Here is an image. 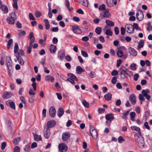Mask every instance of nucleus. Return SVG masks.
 Instances as JSON below:
<instances>
[{
	"label": "nucleus",
	"mask_w": 152,
	"mask_h": 152,
	"mask_svg": "<svg viewBox=\"0 0 152 152\" xmlns=\"http://www.w3.org/2000/svg\"><path fill=\"white\" fill-rule=\"evenodd\" d=\"M135 141L137 142L139 147L143 148L145 146V141L144 138L142 136H139L137 134H134Z\"/></svg>",
	"instance_id": "1"
},
{
	"label": "nucleus",
	"mask_w": 152,
	"mask_h": 152,
	"mask_svg": "<svg viewBox=\"0 0 152 152\" xmlns=\"http://www.w3.org/2000/svg\"><path fill=\"white\" fill-rule=\"evenodd\" d=\"M16 18V16L15 13L12 12L10 14V16L8 17L7 20L9 24H13L14 23Z\"/></svg>",
	"instance_id": "2"
},
{
	"label": "nucleus",
	"mask_w": 152,
	"mask_h": 152,
	"mask_svg": "<svg viewBox=\"0 0 152 152\" xmlns=\"http://www.w3.org/2000/svg\"><path fill=\"white\" fill-rule=\"evenodd\" d=\"M6 62L7 65V67L9 70L8 72H10L12 69L13 67L12 63V61L10 57L9 56H7L6 58Z\"/></svg>",
	"instance_id": "3"
},
{
	"label": "nucleus",
	"mask_w": 152,
	"mask_h": 152,
	"mask_svg": "<svg viewBox=\"0 0 152 152\" xmlns=\"http://www.w3.org/2000/svg\"><path fill=\"white\" fill-rule=\"evenodd\" d=\"M90 132L91 136L94 139H96L98 137V133L96 130L93 126H90Z\"/></svg>",
	"instance_id": "4"
},
{
	"label": "nucleus",
	"mask_w": 152,
	"mask_h": 152,
	"mask_svg": "<svg viewBox=\"0 0 152 152\" xmlns=\"http://www.w3.org/2000/svg\"><path fill=\"white\" fill-rule=\"evenodd\" d=\"M59 151L60 152H66L67 149V145L64 143H61L58 145Z\"/></svg>",
	"instance_id": "5"
},
{
	"label": "nucleus",
	"mask_w": 152,
	"mask_h": 152,
	"mask_svg": "<svg viewBox=\"0 0 152 152\" xmlns=\"http://www.w3.org/2000/svg\"><path fill=\"white\" fill-rule=\"evenodd\" d=\"M127 32L130 34H132L134 32V28L131 24H127L125 26Z\"/></svg>",
	"instance_id": "6"
},
{
	"label": "nucleus",
	"mask_w": 152,
	"mask_h": 152,
	"mask_svg": "<svg viewBox=\"0 0 152 152\" xmlns=\"http://www.w3.org/2000/svg\"><path fill=\"white\" fill-rule=\"evenodd\" d=\"M137 19L139 21L142 20L144 18V14L142 10H139L136 14Z\"/></svg>",
	"instance_id": "7"
},
{
	"label": "nucleus",
	"mask_w": 152,
	"mask_h": 152,
	"mask_svg": "<svg viewBox=\"0 0 152 152\" xmlns=\"http://www.w3.org/2000/svg\"><path fill=\"white\" fill-rule=\"evenodd\" d=\"M49 114L50 116L51 117H54L55 116L56 114V110L55 107L52 106L49 109Z\"/></svg>",
	"instance_id": "8"
},
{
	"label": "nucleus",
	"mask_w": 152,
	"mask_h": 152,
	"mask_svg": "<svg viewBox=\"0 0 152 152\" xmlns=\"http://www.w3.org/2000/svg\"><path fill=\"white\" fill-rule=\"evenodd\" d=\"M105 118L107 121L106 122L107 124H108V121L110 122L114 119V116L112 113L107 114L106 115Z\"/></svg>",
	"instance_id": "9"
},
{
	"label": "nucleus",
	"mask_w": 152,
	"mask_h": 152,
	"mask_svg": "<svg viewBox=\"0 0 152 152\" xmlns=\"http://www.w3.org/2000/svg\"><path fill=\"white\" fill-rule=\"evenodd\" d=\"M65 56V53L63 50H60L58 52V58L61 61H62L63 60Z\"/></svg>",
	"instance_id": "10"
},
{
	"label": "nucleus",
	"mask_w": 152,
	"mask_h": 152,
	"mask_svg": "<svg viewBox=\"0 0 152 152\" xmlns=\"http://www.w3.org/2000/svg\"><path fill=\"white\" fill-rule=\"evenodd\" d=\"M128 50L130 55L132 56L135 57L137 55V52L136 50L132 47H129Z\"/></svg>",
	"instance_id": "11"
},
{
	"label": "nucleus",
	"mask_w": 152,
	"mask_h": 152,
	"mask_svg": "<svg viewBox=\"0 0 152 152\" xmlns=\"http://www.w3.org/2000/svg\"><path fill=\"white\" fill-rule=\"evenodd\" d=\"M56 124L55 121L53 120L48 121L47 123V127L48 128H51L54 127Z\"/></svg>",
	"instance_id": "12"
},
{
	"label": "nucleus",
	"mask_w": 152,
	"mask_h": 152,
	"mask_svg": "<svg viewBox=\"0 0 152 152\" xmlns=\"http://www.w3.org/2000/svg\"><path fill=\"white\" fill-rule=\"evenodd\" d=\"M72 30L74 33L77 34H80L82 33L81 29L76 26H72Z\"/></svg>",
	"instance_id": "13"
},
{
	"label": "nucleus",
	"mask_w": 152,
	"mask_h": 152,
	"mask_svg": "<svg viewBox=\"0 0 152 152\" xmlns=\"http://www.w3.org/2000/svg\"><path fill=\"white\" fill-rule=\"evenodd\" d=\"M70 134L68 132L63 133L62 135V139L63 140H67L70 137Z\"/></svg>",
	"instance_id": "14"
},
{
	"label": "nucleus",
	"mask_w": 152,
	"mask_h": 152,
	"mask_svg": "<svg viewBox=\"0 0 152 152\" xmlns=\"http://www.w3.org/2000/svg\"><path fill=\"white\" fill-rule=\"evenodd\" d=\"M129 100L132 104H136V97L134 95L132 94L130 95Z\"/></svg>",
	"instance_id": "15"
},
{
	"label": "nucleus",
	"mask_w": 152,
	"mask_h": 152,
	"mask_svg": "<svg viewBox=\"0 0 152 152\" xmlns=\"http://www.w3.org/2000/svg\"><path fill=\"white\" fill-rule=\"evenodd\" d=\"M28 38L30 39V45H31L34 42L35 40V37L34 35V33L33 32H31L28 36Z\"/></svg>",
	"instance_id": "16"
},
{
	"label": "nucleus",
	"mask_w": 152,
	"mask_h": 152,
	"mask_svg": "<svg viewBox=\"0 0 152 152\" xmlns=\"http://www.w3.org/2000/svg\"><path fill=\"white\" fill-rule=\"evenodd\" d=\"M104 33L106 35H109L110 36L112 35L113 33L110 29H106L105 27L103 30Z\"/></svg>",
	"instance_id": "17"
},
{
	"label": "nucleus",
	"mask_w": 152,
	"mask_h": 152,
	"mask_svg": "<svg viewBox=\"0 0 152 152\" xmlns=\"http://www.w3.org/2000/svg\"><path fill=\"white\" fill-rule=\"evenodd\" d=\"M45 80L48 81H50L52 82H53L55 81L54 77L51 75H48L45 76Z\"/></svg>",
	"instance_id": "18"
},
{
	"label": "nucleus",
	"mask_w": 152,
	"mask_h": 152,
	"mask_svg": "<svg viewBox=\"0 0 152 152\" xmlns=\"http://www.w3.org/2000/svg\"><path fill=\"white\" fill-rule=\"evenodd\" d=\"M131 129L137 132L140 136H141V133L140 132V129L139 127L135 126H132L131 127Z\"/></svg>",
	"instance_id": "19"
},
{
	"label": "nucleus",
	"mask_w": 152,
	"mask_h": 152,
	"mask_svg": "<svg viewBox=\"0 0 152 152\" xmlns=\"http://www.w3.org/2000/svg\"><path fill=\"white\" fill-rule=\"evenodd\" d=\"M64 110L62 107H60L57 112V115L59 118L61 117L64 113Z\"/></svg>",
	"instance_id": "20"
},
{
	"label": "nucleus",
	"mask_w": 152,
	"mask_h": 152,
	"mask_svg": "<svg viewBox=\"0 0 152 152\" xmlns=\"http://www.w3.org/2000/svg\"><path fill=\"white\" fill-rule=\"evenodd\" d=\"M103 14L104 18H108L110 16L109 9L105 10L103 12Z\"/></svg>",
	"instance_id": "21"
},
{
	"label": "nucleus",
	"mask_w": 152,
	"mask_h": 152,
	"mask_svg": "<svg viewBox=\"0 0 152 152\" xmlns=\"http://www.w3.org/2000/svg\"><path fill=\"white\" fill-rule=\"evenodd\" d=\"M85 70L83 69L82 67L80 66H77L76 68V72L78 74H81L82 72H84Z\"/></svg>",
	"instance_id": "22"
},
{
	"label": "nucleus",
	"mask_w": 152,
	"mask_h": 152,
	"mask_svg": "<svg viewBox=\"0 0 152 152\" xmlns=\"http://www.w3.org/2000/svg\"><path fill=\"white\" fill-rule=\"evenodd\" d=\"M17 58L18 59V60L19 62V63L21 65H23L24 64V62L22 58H21L20 56L15 55Z\"/></svg>",
	"instance_id": "23"
},
{
	"label": "nucleus",
	"mask_w": 152,
	"mask_h": 152,
	"mask_svg": "<svg viewBox=\"0 0 152 152\" xmlns=\"http://www.w3.org/2000/svg\"><path fill=\"white\" fill-rule=\"evenodd\" d=\"M50 50L51 53H55L56 50V46L52 44L50 46Z\"/></svg>",
	"instance_id": "24"
},
{
	"label": "nucleus",
	"mask_w": 152,
	"mask_h": 152,
	"mask_svg": "<svg viewBox=\"0 0 152 152\" xmlns=\"http://www.w3.org/2000/svg\"><path fill=\"white\" fill-rule=\"evenodd\" d=\"M12 95V94L10 93L5 92L3 94V97L4 99H8L10 98Z\"/></svg>",
	"instance_id": "25"
},
{
	"label": "nucleus",
	"mask_w": 152,
	"mask_h": 152,
	"mask_svg": "<svg viewBox=\"0 0 152 152\" xmlns=\"http://www.w3.org/2000/svg\"><path fill=\"white\" fill-rule=\"evenodd\" d=\"M50 130L49 129H47L46 130L44 133V136L47 139H48L50 137Z\"/></svg>",
	"instance_id": "26"
},
{
	"label": "nucleus",
	"mask_w": 152,
	"mask_h": 152,
	"mask_svg": "<svg viewBox=\"0 0 152 152\" xmlns=\"http://www.w3.org/2000/svg\"><path fill=\"white\" fill-rule=\"evenodd\" d=\"M127 69L124 66H122L120 68H119L118 70V72L120 73H126Z\"/></svg>",
	"instance_id": "27"
},
{
	"label": "nucleus",
	"mask_w": 152,
	"mask_h": 152,
	"mask_svg": "<svg viewBox=\"0 0 152 152\" xmlns=\"http://www.w3.org/2000/svg\"><path fill=\"white\" fill-rule=\"evenodd\" d=\"M34 139L36 141H41L42 138L40 135H38L35 134H34Z\"/></svg>",
	"instance_id": "28"
},
{
	"label": "nucleus",
	"mask_w": 152,
	"mask_h": 152,
	"mask_svg": "<svg viewBox=\"0 0 152 152\" xmlns=\"http://www.w3.org/2000/svg\"><path fill=\"white\" fill-rule=\"evenodd\" d=\"M129 110L124 112L122 116V117L123 119L125 120H126L127 119V116L129 114Z\"/></svg>",
	"instance_id": "29"
},
{
	"label": "nucleus",
	"mask_w": 152,
	"mask_h": 152,
	"mask_svg": "<svg viewBox=\"0 0 152 152\" xmlns=\"http://www.w3.org/2000/svg\"><path fill=\"white\" fill-rule=\"evenodd\" d=\"M112 95L110 93H108L104 96L105 99L107 101H110L112 98Z\"/></svg>",
	"instance_id": "30"
},
{
	"label": "nucleus",
	"mask_w": 152,
	"mask_h": 152,
	"mask_svg": "<svg viewBox=\"0 0 152 152\" xmlns=\"http://www.w3.org/2000/svg\"><path fill=\"white\" fill-rule=\"evenodd\" d=\"M44 21L45 23L46 29H48L50 28V24L48 20L47 19H44Z\"/></svg>",
	"instance_id": "31"
},
{
	"label": "nucleus",
	"mask_w": 152,
	"mask_h": 152,
	"mask_svg": "<svg viewBox=\"0 0 152 152\" xmlns=\"http://www.w3.org/2000/svg\"><path fill=\"white\" fill-rule=\"evenodd\" d=\"M7 105L9 104L12 108L15 109V104L14 102H11L10 101H8L7 102Z\"/></svg>",
	"instance_id": "32"
},
{
	"label": "nucleus",
	"mask_w": 152,
	"mask_h": 152,
	"mask_svg": "<svg viewBox=\"0 0 152 152\" xmlns=\"http://www.w3.org/2000/svg\"><path fill=\"white\" fill-rule=\"evenodd\" d=\"M67 75L68 77H70L69 78H71L77 81L78 80V79L77 78L76 76L74 74L72 73H69Z\"/></svg>",
	"instance_id": "33"
},
{
	"label": "nucleus",
	"mask_w": 152,
	"mask_h": 152,
	"mask_svg": "<svg viewBox=\"0 0 152 152\" xmlns=\"http://www.w3.org/2000/svg\"><path fill=\"white\" fill-rule=\"evenodd\" d=\"M1 10L4 13H7L8 12L7 7L5 5H3L1 7Z\"/></svg>",
	"instance_id": "34"
},
{
	"label": "nucleus",
	"mask_w": 152,
	"mask_h": 152,
	"mask_svg": "<svg viewBox=\"0 0 152 152\" xmlns=\"http://www.w3.org/2000/svg\"><path fill=\"white\" fill-rule=\"evenodd\" d=\"M19 37H21L22 36H24L26 34V32L25 31H22L21 30H19L18 31Z\"/></svg>",
	"instance_id": "35"
},
{
	"label": "nucleus",
	"mask_w": 152,
	"mask_h": 152,
	"mask_svg": "<svg viewBox=\"0 0 152 152\" xmlns=\"http://www.w3.org/2000/svg\"><path fill=\"white\" fill-rule=\"evenodd\" d=\"M105 22L107 25L109 26H113L114 25V23L109 20H107Z\"/></svg>",
	"instance_id": "36"
},
{
	"label": "nucleus",
	"mask_w": 152,
	"mask_h": 152,
	"mask_svg": "<svg viewBox=\"0 0 152 152\" xmlns=\"http://www.w3.org/2000/svg\"><path fill=\"white\" fill-rule=\"evenodd\" d=\"M17 1L18 0H13V3L12 4V5L13 7L16 10H17L18 8L17 4Z\"/></svg>",
	"instance_id": "37"
},
{
	"label": "nucleus",
	"mask_w": 152,
	"mask_h": 152,
	"mask_svg": "<svg viewBox=\"0 0 152 152\" xmlns=\"http://www.w3.org/2000/svg\"><path fill=\"white\" fill-rule=\"evenodd\" d=\"M117 55L118 57H121L124 55L123 51L121 50H118L117 52Z\"/></svg>",
	"instance_id": "38"
},
{
	"label": "nucleus",
	"mask_w": 152,
	"mask_h": 152,
	"mask_svg": "<svg viewBox=\"0 0 152 152\" xmlns=\"http://www.w3.org/2000/svg\"><path fill=\"white\" fill-rule=\"evenodd\" d=\"M81 4L85 7H87L88 5V2L87 0H82L80 1Z\"/></svg>",
	"instance_id": "39"
},
{
	"label": "nucleus",
	"mask_w": 152,
	"mask_h": 152,
	"mask_svg": "<svg viewBox=\"0 0 152 152\" xmlns=\"http://www.w3.org/2000/svg\"><path fill=\"white\" fill-rule=\"evenodd\" d=\"M107 3L109 7L113 6V0H107Z\"/></svg>",
	"instance_id": "40"
},
{
	"label": "nucleus",
	"mask_w": 152,
	"mask_h": 152,
	"mask_svg": "<svg viewBox=\"0 0 152 152\" xmlns=\"http://www.w3.org/2000/svg\"><path fill=\"white\" fill-rule=\"evenodd\" d=\"M144 41L142 40H141L139 42V43L138 45V50H140V48H142L143 47V44H144Z\"/></svg>",
	"instance_id": "41"
},
{
	"label": "nucleus",
	"mask_w": 152,
	"mask_h": 152,
	"mask_svg": "<svg viewBox=\"0 0 152 152\" xmlns=\"http://www.w3.org/2000/svg\"><path fill=\"white\" fill-rule=\"evenodd\" d=\"M82 104L86 107L88 108L89 107V103L85 100H83L82 102Z\"/></svg>",
	"instance_id": "42"
},
{
	"label": "nucleus",
	"mask_w": 152,
	"mask_h": 152,
	"mask_svg": "<svg viewBox=\"0 0 152 152\" xmlns=\"http://www.w3.org/2000/svg\"><path fill=\"white\" fill-rule=\"evenodd\" d=\"M102 31V28L99 27H97L95 30V31L97 34H100L101 32Z\"/></svg>",
	"instance_id": "43"
},
{
	"label": "nucleus",
	"mask_w": 152,
	"mask_h": 152,
	"mask_svg": "<svg viewBox=\"0 0 152 152\" xmlns=\"http://www.w3.org/2000/svg\"><path fill=\"white\" fill-rule=\"evenodd\" d=\"M20 137H18L16 139H14L13 140V142L14 144L15 145H18L20 141Z\"/></svg>",
	"instance_id": "44"
},
{
	"label": "nucleus",
	"mask_w": 152,
	"mask_h": 152,
	"mask_svg": "<svg viewBox=\"0 0 152 152\" xmlns=\"http://www.w3.org/2000/svg\"><path fill=\"white\" fill-rule=\"evenodd\" d=\"M147 30L148 31H151L152 30V26L151 25L150 22H148L147 23Z\"/></svg>",
	"instance_id": "45"
},
{
	"label": "nucleus",
	"mask_w": 152,
	"mask_h": 152,
	"mask_svg": "<svg viewBox=\"0 0 152 152\" xmlns=\"http://www.w3.org/2000/svg\"><path fill=\"white\" fill-rule=\"evenodd\" d=\"M19 49V47L18 44L17 43H15V46L14 48V53H16Z\"/></svg>",
	"instance_id": "46"
},
{
	"label": "nucleus",
	"mask_w": 152,
	"mask_h": 152,
	"mask_svg": "<svg viewBox=\"0 0 152 152\" xmlns=\"http://www.w3.org/2000/svg\"><path fill=\"white\" fill-rule=\"evenodd\" d=\"M34 91V89H32V88H30L29 90V94L30 95L34 96L36 94L35 91Z\"/></svg>",
	"instance_id": "47"
},
{
	"label": "nucleus",
	"mask_w": 152,
	"mask_h": 152,
	"mask_svg": "<svg viewBox=\"0 0 152 152\" xmlns=\"http://www.w3.org/2000/svg\"><path fill=\"white\" fill-rule=\"evenodd\" d=\"M13 43V40L12 39H10L8 42V43L7 45V48L8 49H9L10 48V45L12 44Z\"/></svg>",
	"instance_id": "48"
},
{
	"label": "nucleus",
	"mask_w": 152,
	"mask_h": 152,
	"mask_svg": "<svg viewBox=\"0 0 152 152\" xmlns=\"http://www.w3.org/2000/svg\"><path fill=\"white\" fill-rule=\"evenodd\" d=\"M33 44H32L31 45H30V43H29V46L27 47V51L29 53H31V51L32 47V46Z\"/></svg>",
	"instance_id": "49"
},
{
	"label": "nucleus",
	"mask_w": 152,
	"mask_h": 152,
	"mask_svg": "<svg viewBox=\"0 0 152 152\" xmlns=\"http://www.w3.org/2000/svg\"><path fill=\"white\" fill-rule=\"evenodd\" d=\"M126 73H120V78L122 79H124L125 78H127V77L126 76Z\"/></svg>",
	"instance_id": "50"
},
{
	"label": "nucleus",
	"mask_w": 152,
	"mask_h": 152,
	"mask_svg": "<svg viewBox=\"0 0 152 152\" xmlns=\"http://www.w3.org/2000/svg\"><path fill=\"white\" fill-rule=\"evenodd\" d=\"M136 64L134 63L132 64L130 66L131 69L133 70H135L136 68Z\"/></svg>",
	"instance_id": "51"
},
{
	"label": "nucleus",
	"mask_w": 152,
	"mask_h": 152,
	"mask_svg": "<svg viewBox=\"0 0 152 152\" xmlns=\"http://www.w3.org/2000/svg\"><path fill=\"white\" fill-rule=\"evenodd\" d=\"M14 152H20V148L18 146H16L13 149Z\"/></svg>",
	"instance_id": "52"
},
{
	"label": "nucleus",
	"mask_w": 152,
	"mask_h": 152,
	"mask_svg": "<svg viewBox=\"0 0 152 152\" xmlns=\"http://www.w3.org/2000/svg\"><path fill=\"white\" fill-rule=\"evenodd\" d=\"M117 77H114L112 78L111 80V82L113 84H115L117 81Z\"/></svg>",
	"instance_id": "53"
},
{
	"label": "nucleus",
	"mask_w": 152,
	"mask_h": 152,
	"mask_svg": "<svg viewBox=\"0 0 152 152\" xmlns=\"http://www.w3.org/2000/svg\"><path fill=\"white\" fill-rule=\"evenodd\" d=\"M81 54H82V55L83 56H84V57H88V53H87V52H85L83 50H81Z\"/></svg>",
	"instance_id": "54"
},
{
	"label": "nucleus",
	"mask_w": 152,
	"mask_h": 152,
	"mask_svg": "<svg viewBox=\"0 0 152 152\" xmlns=\"http://www.w3.org/2000/svg\"><path fill=\"white\" fill-rule=\"evenodd\" d=\"M126 74L129 77H132L133 75V74L132 72L129 71L127 69L126 70Z\"/></svg>",
	"instance_id": "55"
},
{
	"label": "nucleus",
	"mask_w": 152,
	"mask_h": 152,
	"mask_svg": "<svg viewBox=\"0 0 152 152\" xmlns=\"http://www.w3.org/2000/svg\"><path fill=\"white\" fill-rule=\"evenodd\" d=\"M34 100V96H31L29 98V101L30 103H33Z\"/></svg>",
	"instance_id": "56"
},
{
	"label": "nucleus",
	"mask_w": 152,
	"mask_h": 152,
	"mask_svg": "<svg viewBox=\"0 0 152 152\" xmlns=\"http://www.w3.org/2000/svg\"><path fill=\"white\" fill-rule=\"evenodd\" d=\"M24 149L25 151H30V146L28 145H25L24 148Z\"/></svg>",
	"instance_id": "57"
},
{
	"label": "nucleus",
	"mask_w": 152,
	"mask_h": 152,
	"mask_svg": "<svg viewBox=\"0 0 152 152\" xmlns=\"http://www.w3.org/2000/svg\"><path fill=\"white\" fill-rule=\"evenodd\" d=\"M66 81L70 82L72 85H74L75 84V83L74 80L72 79L71 78H68L66 79Z\"/></svg>",
	"instance_id": "58"
},
{
	"label": "nucleus",
	"mask_w": 152,
	"mask_h": 152,
	"mask_svg": "<svg viewBox=\"0 0 152 152\" xmlns=\"http://www.w3.org/2000/svg\"><path fill=\"white\" fill-rule=\"evenodd\" d=\"M89 76L91 78H93L96 76V74L94 72L91 71L89 74Z\"/></svg>",
	"instance_id": "59"
},
{
	"label": "nucleus",
	"mask_w": 152,
	"mask_h": 152,
	"mask_svg": "<svg viewBox=\"0 0 152 152\" xmlns=\"http://www.w3.org/2000/svg\"><path fill=\"white\" fill-rule=\"evenodd\" d=\"M144 127L147 129L149 130L150 129V128L148 125V123L147 122H145L144 124Z\"/></svg>",
	"instance_id": "60"
},
{
	"label": "nucleus",
	"mask_w": 152,
	"mask_h": 152,
	"mask_svg": "<svg viewBox=\"0 0 152 152\" xmlns=\"http://www.w3.org/2000/svg\"><path fill=\"white\" fill-rule=\"evenodd\" d=\"M18 56H23L24 55V51L21 49L19 50V51L18 52Z\"/></svg>",
	"instance_id": "61"
},
{
	"label": "nucleus",
	"mask_w": 152,
	"mask_h": 152,
	"mask_svg": "<svg viewBox=\"0 0 152 152\" xmlns=\"http://www.w3.org/2000/svg\"><path fill=\"white\" fill-rule=\"evenodd\" d=\"M99 10H104L105 9V6L104 4H102L99 7Z\"/></svg>",
	"instance_id": "62"
},
{
	"label": "nucleus",
	"mask_w": 152,
	"mask_h": 152,
	"mask_svg": "<svg viewBox=\"0 0 152 152\" xmlns=\"http://www.w3.org/2000/svg\"><path fill=\"white\" fill-rule=\"evenodd\" d=\"M118 71L116 70H113L111 72V75L112 76H116L118 74Z\"/></svg>",
	"instance_id": "63"
},
{
	"label": "nucleus",
	"mask_w": 152,
	"mask_h": 152,
	"mask_svg": "<svg viewBox=\"0 0 152 152\" xmlns=\"http://www.w3.org/2000/svg\"><path fill=\"white\" fill-rule=\"evenodd\" d=\"M122 63V60L119 59L117 61L116 66L117 67H118Z\"/></svg>",
	"instance_id": "64"
}]
</instances>
